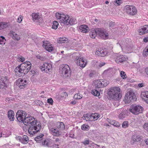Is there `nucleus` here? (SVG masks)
<instances>
[{"label":"nucleus","instance_id":"obj_1","mask_svg":"<svg viewBox=\"0 0 148 148\" xmlns=\"http://www.w3.org/2000/svg\"><path fill=\"white\" fill-rule=\"evenodd\" d=\"M22 122L27 126L31 124L28 128V132L31 136H32L36 134L41 130V127L40 123H37L36 120L32 116L26 117L24 118Z\"/></svg>","mask_w":148,"mask_h":148},{"label":"nucleus","instance_id":"obj_2","mask_svg":"<svg viewBox=\"0 0 148 148\" xmlns=\"http://www.w3.org/2000/svg\"><path fill=\"white\" fill-rule=\"evenodd\" d=\"M56 16L57 20H58L61 23L68 25L69 24L73 25L77 23L75 19L72 18L69 19V17L68 15H65L63 13L60 14L57 12L56 14Z\"/></svg>","mask_w":148,"mask_h":148},{"label":"nucleus","instance_id":"obj_3","mask_svg":"<svg viewBox=\"0 0 148 148\" xmlns=\"http://www.w3.org/2000/svg\"><path fill=\"white\" fill-rule=\"evenodd\" d=\"M108 94L110 98L114 100H119L122 96L120 89L119 87H113L110 88Z\"/></svg>","mask_w":148,"mask_h":148},{"label":"nucleus","instance_id":"obj_4","mask_svg":"<svg viewBox=\"0 0 148 148\" xmlns=\"http://www.w3.org/2000/svg\"><path fill=\"white\" fill-rule=\"evenodd\" d=\"M136 96L133 91L131 90L126 94L123 100L125 103H129L131 101H136Z\"/></svg>","mask_w":148,"mask_h":148},{"label":"nucleus","instance_id":"obj_5","mask_svg":"<svg viewBox=\"0 0 148 148\" xmlns=\"http://www.w3.org/2000/svg\"><path fill=\"white\" fill-rule=\"evenodd\" d=\"M144 108L139 105L132 104L130 107V111L133 114L137 115L143 112Z\"/></svg>","mask_w":148,"mask_h":148},{"label":"nucleus","instance_id":"obj_6","mask_svg":"<svg viewBox=\"0 0 148 148\" xmlns=\"http://www.w3.org/2000/svg\"><path fill=\"white\" fill-rule=\"evenodd\" d=\"M60 71H62V75L67 78H69L71 75V71L69 65H63L60 67Z\"/></svg>","mask_w":148,"mask_h":148},{"label":"nucleus","instance_id":"obj_7","mask_svg":"<svg viewBox=\"0 0 148 148\" xmlns=\"http://www.w3.org/2000/svg\"><path fill=\"white\" fill-rule=\"evenodd\" d=\"M127 13L132 15H135L137 12L136 8L133 5H127L125 7Z\"/></svg>","mask_w":148,"mask_h":148},{"label":"nucleus","instance_id":"obj_8","mask_svg":"<svg viewBox=\"0 0 148 148\" xmlns=\"http://www.w3.org/2000/svg\"><path fill=\"white\" fill-rule=\"evenodd\" d=\"M97 32L98 35L103 39H107L108 38V32L106 30L101 28H97Z\"/></svg>","mask_w":148,"mask_h":148},{"label":"nucleus","instance_id":"obj_9","mask_svg":"<svg viewBox=\"0 0 148 148\" xmlns=\"http://www.w3.org/2000/svg\"><path fill=\"white\" fill-rule=\"evenodd\" d=\"M52 68L51 64L48 63H45L42 65L40 67V68L42 71L46 73H48L51 72L52 70Z\"/></svg>","mask_w":148,"mask_h":148},{"label":"nucleus","instance_id":"obj_10","mask_svg":"<svg viewBox=\"0 0 148 148\" xmlns=\"http://www.w3.org/2000/svg\"><path fill=\"white\" fill-rule=\"evenodd\" d=\"M27 114L26 112L23 110H18L16 114V118L17 120L19 122H22L24 118L26 116Z\"/></svg>","mask_w":148,"mask_h":148},{"label":"nucleus","instance_id":"obj_11","mask_svg":"<svg viewBox=\"0 0 148 148\" xmlns=\"http://www.w3.org/2000/svg\"><path fill=\"white\" fill-rule=\"evenodd\" d=\"M8 77L6 76L0 75V88L3 89L7 86Z\"/></svg>","mask_w":148,"mask_h":148},{"label":"nucleus","instance_id":"obj_12","mask_svg":"<svg viewBox=\"0 0 148 148\" xmlns=\"http://www.w3.org/2000/svg\"><path fill=\"white\" fill-rule=\"evenodd\" d=\"M25 64H22L18 66L15 69L14 71L16 73V74L17 75H22L20 74H24V71Z\"/></svg>","mask_w":148,"mask_h":148},{"label":"nucleus","instance_id":"obj_13","mask_svg":"<svg viewBox=\"0 0 148 148\" xmlns=\"http://www.w3.org/2000/svg\"><path fill=\"white\" fill-rule=\"evenodd\" d=\"M16 84L21 89H22L26 87L27 83L26 80L19 78L17 80Z\"/></svg>","mask_w":148,"mask_h":148},{"label":"nucleus","instance_id":"obj_14","mask_svg":"<svg viewBox=\"0 0 148 148\" xmlns=\"http://www.w3.org/2000/svg\"><path fill=\"white\" fill-rule=\"evenodd\" d=\"M25 64L24 68H25L23 69L24 74L25 75L27 74L31 68L32 64L29 61H26L23 63Z\"/></svg>","mask_w":148,"mask_h":148},{"label":"nucleus","instance_id":"obj_15","mask_svg":"<svg viewBox=\"0 0 148 148\" xmlns=\"http://www.w3.org/2000/svg\"><path fill=\"white\" fill-rule=\"evenodd\" d=\"M17 139L21 143L23 144H27L29 141L28 137L26 135H24L22 137L21 136H18L17 137Z\"/></svg>","mask_w":148,"mask_h":148},{"label":"nucleus","instance_id":"obj_16","mask_svg":"<svg viewBox=\"0 0 148 148\" xmlns=\"http://www.w3.org/2000/svg\"><path fill=\"white\" fill-rule=\"evenodd\" d=\"M76 63L77 65H79L82 68L84 67L86 64V62L85 61L84 59L82 58H78L76 60Z\"/></svg>","mask_w":148,"mask_h":148},{"label":"nucleus","instance_id":"obj_17","mask_svg":"<svg viewBox=\"0 0 148 148\" xmlns=\"http://www.w3.org/2000/svg\"><path fill=\"white\" fill-rule=\"evenodd\" d=\"M32 19L36 22L40 23L42 21V20L40 16L38 13H33L32 14Z\"/></svg>","mask_w":148,"mask_h":148},{"label":"nucleus","instance_id":"obj_18","mask_svg":"<svg viewBox=\"0 0 148 148\" xmlns=\"http://www.w3.org/2000/svg\"><path fill=\"white\" fill-rule=\"evenodd\" d=\"M140 97L143 100L148 104V91L142 92L140 95Z\"/></svg>","mask_w":148,"mask_h":148},{"label":"nucleus","instance_id":"obj_19","mask_svg":"<svg viewBox=\"0 0 148 148\" xmlns=\"http://www.w3.org/2000/svg\"><path fill=\"white\" fill-rule=\"evenodd\" d=\"M50 131L53 133V134L54 135V136H59L62 133V132L58 130L57 128H52L51 129Z\"/></svg>","mask_w":148,"mask_h":148},{"label":"nucleus","instance_id":"obj_20","mask_svg":"<svg viewBox=\"0 0 148 148\" xmlns=\"http://www.w3.org/2000/svg\"><path fill=\"white\" fill-rule=\"evenodd\" d=\"M126 60V58L124 56L122 55H118L115 60V62L117 63H121L125 61Z\"/></svg>","mask_w":148,"mask_h":148},{"label":"nucleus","instance_id":"obj_21","mask_svg":"<svg viewBox=\"0 0 148 148\" xmlns=\"http://www.w3.org/2000/svg\"><path fill=\"white\" fill-rule=\"evenodd\" d=\"M96 54L99 56L103 57L107 55V51L106 50L99 49L96 51Z\"/></svg>","mask_w":148,"mask_h":148},{"label":"nucleus","instance_id":"obj_22","mask_svg":"<svg viewBox=\"0 0 148 148\" xmlns=\"http://www.w3.org/2000/svg\"><path fill=\"white\" fill-rule=\"evenodd\" d=\"M9 35L14 40H18L20 39V36L13 31H11L10 32Z\"/></svg>","mask_w":148,"mask_h":148},{"label":"nucleus","instance_id":"obj_23","mask_svg":"<svg viewBox=\"0 0 148 148\" xmlns=\"http://www.w3.org/2000/svg\"><path fill=\"white\" fill-rule=\"evenodd\" d=\"M8 119L10 121H13L14 120L15 113L14 111L10 110L8 112Z\"/></svg>","mask_w":148,"mask_h":148},{"label":"nucleus","instance_id":"obj_24","mask_svg":"<svg viewBox=\"0 0 148 148\" xmlns=\"http://www.w3.org/2000/svg\"><path fill=\"white\" fill-rule=\"evenodd\" d=\"M88 28L87 25H83L80 26L79 27V31L83 33H87L89 31L88 29L87 28Z\"/></svg>","mask_w":148,"mask_h":148},{"label":"nucleus","instance_id":"obj_25","mask_svg":"<svg viewBox=\"0 0 148 148\" xmlns=\"http://www.w3.org/2000/svg\"><path fill=\"white\" fill-rule=\"evenodd\" d=\"M57 128L61 132L65 129L64 125L62 122H59L57 123Z\"/></svg>","mask_w":148,"mask_h":148},{"label":"nucleus","instance_id":"obj_26","mask_svg":"<svg viewBox=\"0 0 148 148\" xmlns=\"http://www.w3.org/2000/svg\"><path fill=\"white\" fill-rule=\"evenodd\" d=\"M10 23L4 22H0V29L7 28L10 26Z\"/></svg>","mask_w":148,"mask_h":148},{"label":"nucleus","instance_id":"obj_27","mask_svg":"<svg viewBox=\"0 0 148 148\" xmlns=\"http://www.w3.org/2000/svg\"><path fill=\"white\" fill-rule=\"evenodd\" d=\"M130 43H127V41L125 42V43H122L120 45V46L122 48H125L127 50H129L131 49V47L130 45Z\"/></svg>","mask_w":148,"mask_h":148},{"label":"nucleus","instance_id":"obj_28","mask_svg":"<svg viewBox=\"0 0 148 148\" xmlns=\"http://www.w3.org/2000/svg\"><path fill=\"white\" fill-rule=\"evenodd\" d=\"M43 46L44 47H45L46 50L49 52L52 51L53 50V47L51 45L44 44H43Z\"/></svg>","mask_w":148,"mask_h":148},{"label":"nucleus","instance_id":"obj_29","mask_svg":"<svg viewBox=\"0 0 148 148\" xmlns=\"http://www.w3.org/2000/svg\"><path fill=\"white\" fill-rule=\"evenodd\" d=\"M97 29L91 30L90 33V36L92 38H95L96 36L98 35L97 32Z\"/></svg>","mask_w":148,"mask_h":148},{"label":"nucleus","instance_id":"obj_30","mask_svg":"<svg viewBox=\"0 0 148 148\" xmlns=\"http://www.w3.org/2000/svg\"><path fill=\"white\" fill-rule=\"evenodd\" d=\"M40 143L44 147H50L49 143L48 140L47 139L42 140V141H40Z\"/></svg>","mask_w":148,"mask_h":148},{"label":"nucleus","instance_id":"obj_31","mask_svg":"<svg viewBox=\"0 0 148 148\" xmlns=\"http://www.w3.org/2000/svg\"><path fill=\"white\" fill-rule=\"evenodd\" d=\"M141 138L140 136L136 135L134 134L132 137V140L134 141H139L140 140Z\"/></svg>","mask_w":148,"mask_h":148},{"label":"nucleus","instance_id":"obj_32","mask_svg":"<svg viewBox=\"0 0 148 148\" xmlns=\"http://www.w3.org/2000/svg\"><path fill=\"white\" fill-rule=\"evenodd\" d=\"M100 83V80H97L94 81L93 83V85L95 86L96 88H101V85Z\"/></svg>","mask_w":148,"mask_h":148},{"label":"nucleus","instance_id":"obj_33","mask_svg":"<svg viewBox=\"0 0 148 148\" xmlns=\"http://www.w3.org/2000/svg\"><path fill=\"white\" fill-rule=\"evenodd\" d=\"M100 80V84L101 85V87H103L106 86L109 84V82L107 81L106 80L104 79V80Z\"/></svg>","mask_w":148,"mask_h":148},{"label":"nucleus","instance_id":"obj_34","mask_svg":"<svg viewBox=\"0 0 148 148\" xmlns=\"http://www.w3.org/2000/svg\"><path fill=\"white\" fill-rule=\"evenodd\" d=\"M44 136V134H41L40 135L37 136L34 139L37 142L40 143V141H42V139Z\"/></svg>","mask_w":148,"mask_h":148},{"label":"nucleus","instance_id":"obj_35","mask_svg":"<svg viewBox=\"0 0 148 148\" xmlns=\"http://www.w3.org/2000/svg\"><path fill=\"white\" fill-rule=\"evenodd\" d=\"M83 119H85L86 121H92V119L91 114H86L83 117Z\"/></svg>","mask_w":148,"mask_h":148},{"label":"nucleus","instance_id":"obj_36","mask_svg":"<svg viewBox=\"0 0 148 148\" xmlns=\"http://www.w3.org/2000/svg\"><path fill=\"white\" fill-rule=\"evenodd\" d=\"M91 93L92 94L95 96H98L99 95L100 93L99 91L97 89H93L91 91Z\"/></svg>","mask_w":148,"mask_h":148},{"label":"nucleus","instance_id":"obj_37","mask_svg":"<svg viewBox=\"0 0 148 148\" xmlns=\"http://www.w3.org/2000/svg\"><path fill=\"white\" fill-rule=\"evenodd\" d=\"M143 55L145 57L148 56V45L146 46L143 50Z\"/></svg>","mask_w":148,"mask_h":148},{"label":"nucleus","instance_id":"obj_38","mask_svg":"<svg viewBox=\"0 0 148 148\" xmlns=\"http://www.w3.org/2000/svg\"><path fill=\"white\" fill-rule=\"evenodd\" d=\"M143 28L144 27L143 26L141 28L138 29V32L139 35H141L146 33V31H145V29H144Z\"/></svg>","mask_w":148,"mask_h":148},{"label":"nucleus","instance_id":"obj_39","mask_svg":"<svg viewBox=\"0 0 148 148\" xmlns=\"http://www.w3.org/2000/svg\"><path fill=\"white\" fill-rule=\"evenodd\" d=\"M126 116V112H122L119 115V118L120 119H122L124 118Z\"/></svg>","mask_w":148,"mask_h":148},{"label":"nucleus","instance_id":"obj_40","mask_svg":"<svg viewBox=\"0 0 148 148\" xmlns=\"http://www.w3.org/2000/svg\"><path fill=\"white\" fill-rule=\"evenodd\" d=\"M89 126L86 124H84L82 125L81 129L82 130L87 131L89 130Z\"/></svg>","mask_w":148,"mask_h":148},{"label":"nucleus","instance_id":"obj_41","mask_svg":"<svg viewBox=\"0 0 148 148\" xmlns=\"http://www.w3.org/2000/svg\"><path fill=\"white\" fill-rule=\"evenodd\" d=\"M53 25L52 26V28L55 29H57L59 24L58 22L57 21H55L53 22Z\"/></svg>","mask_w":148,"mask_h":148},{"label":"nucleus","instance_id":"obj_42","mask_svg":"<svg viewBox=\"0 0 148 148\" xmlns=\"http://www.w3.org/2000/svg\"><path fill=\"white\" fill-rule=\"evenodd\" d=\"M66 41V38H60L58 40V43H62L65 42V41Z\"/></svg>","mask_w":148,"mask_h":148},{"label":"nucleus","instance_id":"obj_43","mask_svg":"<svg viewBox=\"0 0 148 148\" xmlns=\"http://www.w3.org/2000/svg\"><path fill=\"white\" fill-rule=\"evenodd\" d=\"M122 3V1L121 0H117L114 1V4L116 6L120 5Z\"/></svg>","mask_w":148,"mask_h":148},{"label":"nucleus","instance_id":"obj_44","mask_svg":"<svg viewBox=\"0 0 148 148\" xmlns=\"http://www.w3.org/2000/svg\"><path fill=\"white\" fill-rule=\"evenodd\" d=\"M82 95H81L79 93L75 95L74 96V98L76 99H80L82 98Z\"/></svg>","mask_w":148,"mask_h":148},{"label":"nucleus","instance_id":"obj_45","mask_svg":"<svg viewBox=\"0 0 148 148\" xmlns=\"http://www.w3.org/2000/svg\"><path fill=\"white\" fill-rule=\"evenodd\" d=\"M6 41V40L4 37L2 36H0V44L2 45L4 44Z\"/></svg>","mask_w":148,"mask_h":148},{"label":"nucleus","instance_id":"obj_46","mask_svg":"<svg viewBox=\"0 0 148 148\" xmlns=\"http://www.w3.org/2000/svg\"><path fill=\"white\" fill-rule=\"evenodd\" d=\"M120 75L121 77L123 79H125L127 78V75L123 71H121L120 72Z\"/></svg>","mask_w":148,"mask_h":148},{"label":"nucleus","instance_id":"obj_47","mask_svg":"<svg viewBox=\"0 0 148 148\" xmlns=\"http://www.w3.org/2000/svg\"><path fill=\"white\" fill-rule=\"evenodd\" d=\"M128 126V122L127 121H125L123 122L122 124V127H123L125 128Z\"/></svg>","mask_w":148,"mask_h":148},{"label":"nucleus","instance_id":"obj_48","mask_svg":"<svg viewBox=\"0 0 148 148\" xmlns=\"http://www.w3.org/2000/svg\"><path fill=\"white\" fill-rule=\"evenodd\" d=\"M96 115H97V113L92 114H91L92 119V121H95L96 120V116H97Z\"/></svg>","mask_w":148,"mask_h":148},{"label":"nucleus","instance_id":"obj_49","mask_svg":"<svg viewBox=\"0 0 148 148\" xmlns=\"http://www.w3.org/2000/svg\"><path fill=\"white\" fill-rule=\"evenodd\" d=\"M111 70L110 69L106 70L104 71L103 74L104 75H110V73Z\"/></svg>","mask_w":148,"mask_h":148},{"label":"nucleus","instance_id":"obj_50","mask_svg":"<svg viewBox=\"0 0 148 148\" xmlns=\"http://www.w3.org/2000/svg\"><path fill=\"white\" fill-rule=\"evenodd\" d=\"M36 57L38 59H39L41 60H44L45 59V57L40 56L39 55H37Z\"/></svg>","mask_w":148,"mask_h":148},{"label":"nucleus","instance_id":"obj_51","mask_svg":"<svg viewBox=\"0 0 148 148\" xmlns=\"http://www.w3.org/2000/svg\"><path fill=\"white\" fill-rule=\"evenodd\" d=\"M90 141L88 139L82 142V143L85 145H88Z\"/></svg>","mask_w":148,"mask_h":148},{"label":"nucleus","instance_id":"obj_52","mask_svg":"<svg viewBox=\"0 0 148 148\" xmlns=\"http://www.w3.org/2000/svg\"><path fill=\"white\" fill-rule=\"evenodd\" d=\"M47 102L50 104L52 105L53 104V101L52 98H49L47 99Z\"/></svg>","mask_w":148,"mask_h":148},{"label":"nucleus","instance_id":"obj_53","mask_svg":"<svg viewBox=\"0 0 148 148\" xmlns=\"http://www.w3.org/2000/svg\"><path fill=\"white\" fill-rule=\"evenodd\" d=\"M18 60L21 61L22 62H24L25 60V58L21 56L18 58Z\"/></svg>","mask_w":148,"mask_h":148},{"label":"nucleus","instance_id":"obj_54","mask_svg":"<svg viewBox=\"0 0 148 148\" xmlns=\"http://www.w3.org/2000/svg\"><path fill=\"white\" fill-rule=\"evenodd\" d=\"M144 128L148 132V123H145L143 126Z\"/></svg>","mask_w":148,"mask_h":148},{"label":"nucleus","instance_id":"obj_55","mask_svg":"<svg viewBox=\"0 0 148 148\" xmlns=\"http://www.w3.org/2000/svg\"><path fill=\"white\" fill-rule=\"evenodd\" d=\"M116 121L114 120H112L109 119L108 121L109 123L110 124L112 125H114Z\"/></svg>","mask_w":148,"mask_h":148},{"label":"nucleus","instance_id":"obj_56","mask_svg":"<svg viewBox=\"0 0 148 148\" xmlns=\"http://www.w3.org/2000/svg\"><path fill=\"white\" fill-rule=\"evenodd\" d=\"M143 29H145V31H146V33H148V25H145L143 26Z\"/></svg>","mask_w":148,"mask_h":148},{"label":"nucleus","instance_id":"obj_57","mask_svg":"<svg viewBox=\"0 0 148 148\" xmlns=\"http://www.w3.org/2000/svg\"><path fill=\"white\" fill-rule=\"evenodd\" d=\"M115 23L113 22H110L109 24V26L110 27H112L115 25Z\"/></svg>","mask_w":148,"mask_h":148},{"label":"nucleus","instance_id":"obj_58","mask_svg":"<svg viewBox=\"0 0 148 148\" xmlns=\"http://www.w3.org/2000/svg\"><path fill=\"white\" fill-rule=\"evenodd\" d=\"M113 125L116 127H118L120 126V124L118 121H116Z\"/></svg>","mask_w":148,"mask_h":148},{"label":"nucleus","instance_id":"obj_59","mask_svg":"<svg viewBox=\"0 0 148 148\" xmlns=\"http://www.w3.org/2000/svg\"><path fill=\"white\" fill-rule=\"evenodd\" d=\"M23 16H20V17L18 18V22L19 23H20L22 20Z\"/></svg>","mask_w":148,"mask_h":148},{"label":"nucleus","instance_id":"obj_60","mask_svg":"<svg viewBox=\"0 0 148 148\" xmlns=\"http://www.w3.org/2000/svg\"><path fill=\"white\" fill-rule=\"evenodd\" d=\"M62 95V96L64 97L65 96V97H66L68 96V94L67 93L65 92H63L61 93Z\"/></svg>","mask_w":148,"mask_h":148},{"label":"nucleus","instance_id":"obj_61","mask_svg":"<svg viewBox=\"0 0 148 148\" xmlns=\"http://www.w3.org/2000/svg\"><path fill=\"white\" fill-rule=\"evenodd\" d=\"M127 40H125L124 39V40H123L121 41H119V43H119V44L120 46V45H121L122 43H125V42H126L127 41Z\"/></svg>","mask_w":148,"mask_h":148},{"label":"nucleus","instance_id":"obj_62","mask_svg":"<svg viewBox=\"0 0 148 148\" xmlns=\"http://www.w3.org/2000/svg\"><path fill=\"white\" fill-rule=\"evenodd\" d=\"M105 64V63L104 62H101L99 63V67H101L104 66Z\"/></svg>","mask_w":148,"mask_h":148},{"label":"nucleus","instance_id":"obj_63","mask_svg":"<svg viewBox=\"0 0 148 148\" xmlns=\"http://www.w3.org/2000/svg\"><path fill=\"white\" fill-rule=\"evenodd\" d=\"M143 41L145 42H148V37L145 38L143 39Z\"/></svg>","mask_w":148,"mask_h":148},{"label":"nucleus","instance_id":"obj_64","mask_svg":"<svg viewBox=\"0 0 148 148\" xmlns=\"http://www.w3.org/2000/svg\"><path fill=\"white\" fill-rule=\"evenodd\" d=\"M145 73L148 75V68L147 67L145 69Z\"/></svg>","mask_w":148,"mask_h":148}]
</instances>
